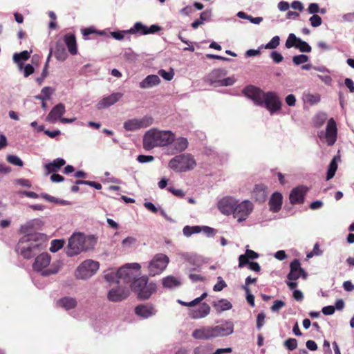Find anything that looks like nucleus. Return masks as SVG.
Returning <instances> with one entry per match:
<instances>
[{"label":"nucleus","instance_id":"1","mask_svg":"<svg viewBox=\"0 0 354 354\" xmlns=\"http://www.w3.org/2000/svg\"><path fill=\"white\" fill-rule=\"evenodd\" d=\"M97 237L93 234L86 235L82 232H74L68 239L65 248L67 257H72L94 248Z\"/></svg>","mask_w":354,"mask_h":354},{"label":"nucleus","instance_id":"2","mask_svg":"<svg viewBox=\"0 0 354 354\" xmlns=\"http://www.w3.org/2000/svg\"><path fill=\"white\" fill-rule=\"evenodd\" d=\"M172 131L152 129L147 131L143 137V147L149 151L158 147L169 146L172 141Z\"/></svg>","mask_w":354,"mask_h":354},{"label":"nucleus","instance_id":"3","mask_svg":"<svg viewBox=\"0 0 354 354\" xmlns=\"http://www.w3.org/2000/svg\"><path fill=\"white\" fill-rule=\"evenodd\" d=\"M196 167L194 156L190 153H183L173 157L168 162V167L176 173H185Z\"/></svg>","mask_w":354,"mask_h":354},{"label":"nucleus","instance_id":"4","mask_svg":"<svg viewBox=\"0 0 354 354\" xmlns=\"http://www.w3.org/2000/svg\"><path fill=\"white\" fill-rule=\"evenodd\" d=\"M50 261V255L47 252H43L35 258L32 268L35 271L41 272V275L44 277L55 274L59 272L60 266L59 264L53 263L48 268Z\"/></svg>","mask_w":354,"mask_h":354},{"label":"nucleus","instance_id":"5","mask_svg":"<svg viewBox=\"0 0 354 354\" xmlns=\"http://www.w3.org/2000/svg\"><path fill=\"white\" fill-rule=\"evenodd\" d=\"M133 290L141 299H148L157 290V285L154 282L148 283V277L142 276L133 280L131 284Z\"/></svg>","mask_w":354,"mask_h":354},{"label":"nucleus","instance_id":"6","mask_svg":"<svg viewBox=\"0 0 354 354\" xmlns=\"http://www.w3.org/2000/svg\"><path fill=\"white\" fill-rule=\"evenodd\" d=\"M169 262V259L166 254H156L147 264L149 274L153 277L161 274L166 269Z\"/></svg>","mask_w":354,"mask_h":354},{"label":"nucleus","instance_id":"7","mask_svg":"<svg viewBox=\"0 0 354 354\" xmlns=\"http://www.w3.org/2000/svg\"><path fill=\"white\" fill-rule=\"evenodd\" d=\"M100 264L97 261L87 259L83 261L75 270V277L79 279H87L98 270Z\"/></svg>","mask_w":354,"mask_h":354},{"label":"nucleus","instance_id":"8","mask_svg":"<svg viewBox=\"0 0 354 354\" xmlns=\"http://www.w3.org/2000/svg\"><path fill=\"white\" fill-rule=\"evenodd\" d=\"M254 205L248 200L239 202L237 200L236 205L233 213L234 218H236L239 223L245 221L252 212Z\"/></svg>","mask_w":354,"mask_h":354},{"label":"nucleus","instance_id":"9","mask_svg":"<svg viewBox=\"0 0 354 354\" xmlns=\"http://www.w3.org/2000/svg\"><path fill=\"white\" fill-rule=\"evenodd\" d=\"M262 102L263 106L270 112V115L274 114L281 109L282 102L275 92H266Z\"/></svg>","mask_w":354,"mask_h":354},{"label":"nucleus","instance_id":"10","mask_svg":"<svg viewBox=\"0 0 354 354\" xmlns=\"http://www.w3.org/2000/svg\"><path fill=\"white\" fill-rule=\"evenodd\" d=\"M141 266L138 263H127L118 270V277L124 283H129L136 275Z\"/></svg>","mask_w":354,"mask_h":354},{"label":"nucleus","instance_id":"11","mask_svg":"<svg viewBox=\"0 0 354 354\" xmlns=\"http://www.w3.org/2000/svg\"><path fill=\"white\" fill-rule=\"evenodd\" d=\"M153 122V119L149 116L142 118H133L125 121L123 127L126 131H133L149 127Z\"/></svg>","mask_w":354,"mask_h":354},{"label":"nucleus","instance_id":"12","mask_svg":"<svg viewBox=\"0 0 354 354\" xmlns=\"http://www.w3.org/2000/svg\"><path fill=\"white\" fill-rule=\"evenodd\" d=\"M243 93L248 98L250 99L255 105L262 106L263 100L266 92L260 88L253 85L245 86L243 90Z\"/></svg>","mask_w":354,"mask_h":354},{"label":"nucleus","instance_id":"13","mask_svg":"<svg viewBox=\"0 0 354 354\" xmlns=\"http://www.w3.org/2000/svg\"><path fill=\"white\" fill-rule=\"evenodd\" d=\"M237 199L232 196H224L217 201V208L225 216L233 214Z\"/></svg>","mask_w":354,"mask_h":354},{"label":"nucleus","instance_id":"14","mask_svg":"<svg viewBox=\"0 0 354 354\" xmlns=\"http://www.w3.org/2000/svg\"><path fill=\"white\" fill-rule=\"evenodd\" d=\"M324 136L326 138V142L328 146H333L336 140L337 137V124L333 118H330L327 122L326 132L324 133L321 131L319 133V137L320 138Z\"/></svg>","mask_w":354,"mask_h":354},{"label":"nucleus","instance_id":"15","mask_svg":"<svg viewBox=\"0 0 354 354\" xmlns=\"http://www.w3.org/2000/svg\"><path fill=\"white\" fill-rule=\"evenodd\" d=\"M34 236L26 239L24 236V259H30L41 250V244L36 241H31Z\"/></svg>","mask_w":354,"mask_h":354},{"label":"nucleus","instance_id":"16","mask_svg":"<svg viewBox=\"0 0 354 354\" xmlns=\"http://www.w3.org/2000/svg\"><path fill=\"white\" fill-rule=\"evenodd\" d=\"M161 30V27L157 24L151 25L148 27L140 21L136 22L134 25L129 29L131 34H139L141 35H147L149 34H154Z\"/></svg>","mask_w":354,"mask_h":354},{"label":"nucleus","instance_id":"17","mask_svg":"<svg viewBox=\"0 0 354 354\" xmlns=\"http://www.w3.org/2000/svg\"><path fill=\"white\" fill-rule=\"evenodd\" d=\"M172 137V141L169 145L171 150V154L183 153V152L185 151L189 146L188 140L184 137L176 138L173 132Z\"/></svg>","mask_w":354,"mask_h":354},{"label":"nucleus","instance_id":"18","mask_svg":"<svg viewBox=\"0 0 354 354\" xmlns=\"http://www.w3.org/2000/svg\"><path fill=\"white\" fill-rule=\"evenodd\" d=\"M129 294V290L127 287L119 286L109 291L107 298L110 301L118 302L126 299Z\"/></svg>","mask_w":354,"mask_h":354},{"label":"nucleus","instance_id":"19","mask_svg":"<svg viewBox=\"0 0 354 354\" xmlns=\"http://www.w3.org/2000/svg\"><path fill=\"white\" fill-rule=\"evenodd\" d=\"M290 272L287 275V278L290 281H295L298 279L301 276L303 277L304 279H306L307 277V273L306 271L301 267L300 261L295 259H294L290 265Z\"/></svg>","mask_w":354,"mask_h":354},{"label":"nucleus","instance_id":"20","mask_svg":"<svg viewBox=\"0 0 354 354\" xmlns=\"http://www.w3.org/2000/svg\"><path fill=\"white\" fill-rule=\"evenodd\" d=\"M308 190V187L304 185H299L293 188L289 196L290 203L292 205L302 204Z\"/></svg>","mask_w":354,"mask_h":354},{"label":"nucleus","instance_id":"21","mask_svg":"<svg viewBox=\"0 0 354 354\" xmlns=\"http://www.w3.org/2000/svg\"><path fill=\"white\" fill-rule=\"evenodd\" d=\"M227 75V70L225 68H216L212 71L205 77V82L214 86H218L222 79Z\"/></svg>","mask_w":354,"mask_h":354},{"label":"nucleus","instance_id":"22","mask_svg":"<svg viewBox=\"0 0 354 354\" xmlns=\"http://www.w3.org/2000/svg\"><path fill=\"white\" fill-rule=\"evenodd\" d=\"M213 338L224 337L231 335L234 332V325L230 322H225L224 324L212 326Z\"/></svg>","mask_w":354,"mask_h":354},{"label":"nucleus","instance_id":"23","mask_svg":"<svg viewBox=\"0 0 354 354\" xmlns=\"http://www.w3.org/2000/svg\"><path fill=\"white\" fill-rule=\"evenodd\" d=\"M135 313L142 319H148L154 316L157 310L150 304H140L135 308Z\"/></svg>","mask_w":354,"mask_h":354},{"label":"nucleus","instance_id":"24","mask_svg":"<svg viewBox=\"0 0 354 354\" xmlns=\"http://www.w3.org/2000/svg\"><path fill=\"white\" fill-rule=\"evenodd\" d=\"M123 96V94L120 92L113 93L109 96L103 97L98 102L96 106L99 110L107 108L118 102Z\"/></svg>","mask_w":354,"mask_h":354},{"label":"nucleus","instance_id":"25","mask_svg":"<svg viewBox=\"0 0 354 354\" xmlns=\"http://www.w3.org/2000/svg\"><path fill=\"white\" fill-rule=\"evenodd\" d=\"M210 313V306L207 303H202L199 307L189 309L188 315L194 319H202Z\"/></svg>","mask_w":354,"mask_h":354},{"label":"nucleus","instance_id":"26","mask_svg":"<svg viewBox=\"0 0 354 354\" xmlns=\"http://www.w3.org/2000/svg\"><path fill=\"white\" fill-rule=\"evenodd\" d=\"M65 106L62 103H59L55 105L47 115L46 120L50 123H55L65 113Z\"/></svg>","mask_w":354,"mask_h":354},{"label":"nucleus","instance_id":"27","mask_svg":"<svg viewBox=\"0 0 354 354\" xmlns=\"http://www.w3.org/2000/svg\"><path fill=\"white\" fill-rule=\"evenodd\" d=\"M192 337L194 339L203 340L213 339L212 326H203L195 329L192 333Z\"/></svg>","mask_w":354,"mask_h":354},{"label":"nucleus","instance_id":"28","mask_svg":"<svg viewBox=\"0 0 354 354\" xmlns=\"http://www.w3.org/2000/svg\"><path fill=\"white\" fill-rule=\"evenodd\" d=\"M282 200L283 196L280 192H274L269 200L270 211L274 213L278 212L281 208Z\"/></svg>","mask_w":354,"mask_h":354},{"label":"nucleus","instance_id":"29","mask_svg":"<svg viewBox=\"0 0 354 354\" xmlns=\"http://www.w3.org/2000/svg\"><path fill=\"white\" fill-rule=\"evenodd\" d=\"M160 78L158 75H149L139 83V86L143 89L151 88L158 85L160 83Z\"/></svg>","mask_w":354,"mask_h":354},{"label":"nucleus","instance_id":"30","mask_svg":"<svg viewBox=\"0 0 354 354\" xmlns=\"http://www.w3.org/2000/svg\"><path fill=\"white\" fill-rule=\"evenodd\" d=\"M65 164V160L62 158H57L52 162L45 164L44 169L46 170V174L48 175L51 173H55Z\"/></svg>","mask_w":354,"mask_h":354},{"label":"nucleus","instance_id":"31","mask_svg":"<svg viewBox=\"0 0 354 354\" xmlns=\"http://www.w3.org/2000/svg\"><path fill=\"white\" fill-rule=\"evenodd\" d=\"M162 286L167 289H175L180 286L181 280L180 277L172 275L162 279Z\"/></svg>","mask_w":354,"mask_h":354},{"label":"nucleus","instance_id":"32","mask_svg":"<svg viewBox=\"0 0 354 354\" xmlns=\"http://www.w3.org/2000/svg\"><path fill=\"white\" fill-rule=\"evenodd\" d=\"M253 198L259 203H263L267 198L266 187L263 185H257L252 192Z\"/></svg>","mask_w":354,"mask_h":354},{"label":"nucleus","instance_id":"33","mask_svg":"<svg viewBox=\"0 0 354 354\" xmlns=\"http://www.w3.org/2000/svg\"><path fill=\"white\" fill-rule=\"evenodd\" d=\"M77 304L76 299L71 297H64L57 301V304L66 310L75 308Z\"/></svg>","mask_w":354,"mask_h":354},{"label":"nucleus","instance_id":"34","mask_svg":"<svg viewBox=\"0 0 354 354\" xmlns=\"http://www.w3.org/2000/svg\"><path fill=\"white\" fill-rule=\"evenodd\" d=\"M64 42L71 55H76L77 52L75 37L73 34H67L64 36Z\"/></svg>","mask_w":354,"mask_h":354},{"label":"nucleus","instance_id":"35","mask_svg":"<svg viewBox=\"0 0 354 354\" xmlns=\"http://www.w3.org/2000/svg\"><path fill=\"white\" fill-rule=\"evenodd\" d=\"M212 306L218 313L230 310L232 308V304L225 299H221L217 301H214Z\"/></svg>","mask_w":354,"mask_h":354},{"label":"nucleus","instance_id":"36","mask_svg":"<svg viewBox=\"0 0 354 354\" xmlns=\"http://www.w3.org/2000/svg\"><path fill=\"white\" fill-rule=\"evenodd\" d=\"M302 100L305 104L313 106L320 102L321 97L318 93L312 94L308 92H304L302 95Z\"/></svg>","mask_w":354,"mask_h":354},{"label":"nucleus","instance_id":"37","mask_svg":"<svg viewBox=\"0 0 354 354\" xmlns=\"http://www.w3.org/2000/svg\"><path fill=\"white\" fill-rule=\"evenodd\" d=\"M212 17V10H205L200 14V18L194 21L191 26L194 29H196L198 28L200 25L203 24L205 21H207L210 19Z\"/></svg>","mask_w":354,"mask_h":354},{"label":"nucleus","instance_id":"38","mask_svg":"<svg viewBox=\"0 0 354 354\" xmlns=\"http://www.w3.org/2000/svg\"><path fill=\"white\" fill-rule=\"evenodd\" d=\"M337 169V157L335 156L328 165L327 174H326V180H329L333 178L335 174V172Z\"/></svg>","mask_w":354,"mask_h":354},{"label":"nucleus","instance_id":"39","mask_svg":"<svg viewBox=\"0 0 354 354\" xmlns=\"http://www.w3.org/2000/svg\"><path fill=\"white\" fill-rule=\"evenodd\" d=\"M201 232V227L198 226V225H196V226L186 225L183 229V234L187 237H189L192 234L199 233Z\"/></svg>","mask_w":354,"mask_h":354},{"label":"nucleus","instance_id":"40","mask_svg":"<svg viewBox=\"0 0 354 354\" xmlns=\"http://www.w3.org/2000/svg\"><path fill=\"white\" fill-rule=\"evenodd\" d=\"M104 279L106 281L109 283H112L115 281L117 283H120V279L118 277V270L115 271L114 270H109L104 274Z\"/></svg>","mask_w":354,"mask_h":354},{"label":"nucleus","instance_id":"41","mask_svg":"<svg viewBox=\"0 0 354 354\" xmlns=\"http://www.w3.org/2000/svg\"><path fill=\"white\" fill-rule=\"evenodd\" d=\"M64 245V241L62 239H54L50 243V247L49 248V250L51 252H56L59 250L63 248Z\"/></svg>","mask_w":354,"mask_h":354},{"label":"nucleus","instance_id":"42","mask_svg":"<svg viewBox=\"0 0 354 354\" xmlns=\"http://www.w3.org/2000/svg\"><path fill=\"white\" fill-rule=\"evenodd\" d=\"M295 48L299 49L301 53H310L312 50L311 46L306 41L301 40L300 38H299Z\"/></svg>","mask_w":354,"mask_h":354},{"label":"nucleus","instance_id":"43","mask_svg":"<svg viewBox=\"0 0 354 354\" xmlns=\"http://www.w3.org/2000/svg\"><path fill=\"white\" fill-rule=\"evenodd\" d=\"M299 37H296V35L294 33L289 34L286 44L285 46L287 48H291L292 47L296 48L297 43L298 42Z\"/></svg>","mask_w":354,"mask_h":354},{"label":"nucleus","instance_id":"44","mask_svg":"<svg viewBox=\"0 0 354 354\" xmlns=\"http://www.w3.org/2000/svg\"><path fill=\"white\" fill-rule=\"evenodd\" d=\"M280 42V38L279 36H274L272 38V39L266 45H261L260 48H264L266 49H274L279 45Z\"/></svg>","mask_w":354,"mask_h":354},{"label":"nucleus","instance_id":"45","mask_svg":"<svg viewBox=\"0 0 354 354\" xmlns=\"http://www.w3.org/2000/svg\"><path fill=\"white\" fill-rule=\"evenodd\" d=\"M327 120V114L324 112L317 113L314 119L315 125L317 127H320Z\"/></svg>","mask_w":354,"mask_h":354},{"label":"nucleus","instance_id":"46","mask_svg":"<svg viewBox=\"0 0 354 354\" xmlns=\"http://www.w3.org/2000/svg\"><path fill=\"white\" fill-rule=\"evenodd\" d=\"M131 34L129 30H118L110 32L111 36L115 40L121 41L124 39L126 35Z\"/></svg>","mask_w":354,"mask_h":354},{"label":"nucleus","instance_id":"47","mask_svg":"<svg viewBox=\"0 0 354 354\" xmlns=\"http://www.w3.org/2000/svg\"><path fill=\"white\" fill-rule=\"evenodd\" d=\"M308 59V56L304 54L295 55L292 57V62L297 66L306 63Z\"/></svg>","mask_w":354,"mask_h":354},{"label":"nucleus","instance_id":"48","mask_svg":"<svg viewBox=\"0 0 354 354\" xmlns=\"http://www.w3.org/2000/svg\"><path fill=\"white\" fill-rule=\"evenodd\" d=\"M158 75L167 81H170L174 76V72L172 68H170L169 71H166L164 69L158 71Z\"/></svg>","mask_w":354,"mask_h":354},{"label":"nucleus","instance_id":"49","mask_svg":"<svg viewBox=\"0 0 354 354\" xmlns=\"http://www.w3.org/2000/svg\"><path fill=\"white\" fill-rule=\"evenodd\" d=\"M283 344L288 350L293 351L297 347V340L295 338H288Z\"/></svg>","mask_w":354,"mask_h":354},{"label":"nucleus","instance_id":"50","mask_svg":"<svg viewBox=\"0 0 354 354\" xmlns=\"http://www.w3.org/2000/svg\"><path fill=\"white\" fill-rule=\"evenodd\" d=\"M7 161L12 164L14 165L17 166H22V160L17 156L15 155H8L6 157Z\"/></svg>","mask_w":354,"mask_h":354},{"label":"nucleus","instance_id":"51","mask_svg":"<svg viewBox=\"0 0 354 354\" xmlns=\"http://www.w3.org/2000/svg\"><path fill=\"white\" fill-rule=\"evenodd\" d=\"M137 242V239L133 236H128L122 240V245L123 248H130Z\"/></svg>","mask_w":354,"mask_h":354},{"label":"nucleus","instance_id":"52","mask_svg":"<svg viewBox=\"0 0 354 354\" xmlns=\"http://www.w3.org/2000/svg\"><path fill=\"white\" fill-rule=\"evenodd\" d=\"M217 279L218 282L214 286L213 290L214 291L219 292L221 291L224 288H225L227 286V284L221 277H218Z\"/></svg>","mask_w":354,"mask_h":354},{"label":"nucleus","instance_id":"53","mask_svg":"<svg viewBox=\"0 0 354 354\" xmlns=\"http://www.w3.org/2000/svg\"><path fill=\"white\" fill-rule=\"evenodd\" d=\"M236 82V79L232 77H223L218 86H228L233 85Z\"/></svg>","mask_w":354,"mask_h":354},{"label":"nucleus","instance_id":"54","mask_svg":"<svg viewBox=\"0 0 354 354\" xmlns=\"http://www.w3.org/2000/svg\"><path fill=\"white\" fill-rule=\"evenodd\" d=\"M309 21L313 27L317 28L322 23L321 17L317 15H314L310 17Z\"/></svg>","mask_w":354,"mask_h":354},{"label":"nucleus","instance_id":"55","mask_svg":"<svg viewBox=\"0 0 354 354\" xmlns=\"http://www.w3.org/2000/svg\"><path fill=\"white\" fill-rule=\"evenodd\" d=\"M246 292V300L251 306H254V296L250 292L248 287L243 286Z\"/></svg>","mask_w":354,"mask_h":354},{"label":"nucleus","instance_id":"56","mask_svg":"<svg viewBox=\"0 0 354 354\" xmlns=\"http://www.w3.org/2000/svg\"><path fill=\"white\" fill-rule=\"evenodd\" d=\"M266 315L263 312L258 314L257 317V328L260 330L265 324Z\"/></svg>","mask_w":354,"mask_h":354},{"label":"nucleus","instance_id":"57","mask_svg":"<svg viewBox=\"0 0 354 354\" xmlns=\"http://www.w3.org/2000/svg\"><path fill=\"white\" fill-rule=\"evenodd\" d=\"M286 305L285 302L282 300H275L273 305L271 306V311L273 313L277 312L281 308L284 307Z\"/></svg>","mask_w":354,"mask_h":354},{"label":"nucleus","instance_id":"58","mask_svg":"<svg viewBox=\"0 0 354 354\" xmlns=\"http://www.w3.org/2000/svg\"><path fill=\"white\" fill-rule=\"evenodd\" d=\"M137 160L140 163H147L154 160V157L151 155H139Z\"/></svg>","mask_w":354,"mask_h":354},{"label":"nucleus","instance_id":"59","mask_svg":"<svg viewBox=\"0 0 354 354\" xmlns=\"http://www.w3.org/2000/svg\"><path fill=\"white\" fill-rule=\"evenodd\" d=\"M13 60L17 64L19 70L22 71V52L15 53Z\"/></svg>","mask_w":354,"mask_h":354},{"label":"nucleus","instance_id":"60","mask_svg":"<svg viewBox=\"0 0 354 354\" xmlns=\"http://www.w3.org/2000/svg\"><path fill=\"white\" fill-rule=\"evenodd\" d=\"M307 11L309 14L313 15H317L319 11V5L317 3H311L309 4Z\"/></svg>","mask_w":354,"mask_h":354},{"label":"nucleus","instance_id":"61","mask_svg":"<svg viewBox=\"0 0 354 354\" xmlns=\"http://www.w3.org/2000/svg\"><path fill=\"white\" fill-rule=\"evenodd\" d=\"M270 57L272 58V59L273 60V62L274 63H277V64L282 62V60L283 59L282 55L280 53H279L278 51H275V50L271 52Z\"/></svg>","mask_w":354,"mask_h":354},{"label":"nucleus","instance_id":"62","mask_svg":"<svg viewBox=\"0 0 354 354\" xmlns=\"http://www.w3.org/2000/svg\"><path fill=\"white\" fill-rule=\"evenodd\" d=\"M201 232H203L208 237L213 236L216 233V230L209 226H202Z\"/></svg>","mask_w":354,"mask_h":354},{"label":"nucleus","instance_id":"63","mask_svg":"<svg viewBox=\"0 0 354 354\" xmlns=\"http://www.w3.org/2000/svg\"><path fill=\"white\" fill-rule=\"evenodd\" d=\"M35 71V66L32 64H26L24 66V76L28 77V75L33 73Z\"/></svg>","mask_w":354,"mask_h":354},{"label":"nucleus","instance_id":"64","mask_svg":"<svg viewBox=\"0 0 354 354\" xmlns=\"http://www.w3.org/2000/svg\"><path fill=\"white\" fill-rule=\"evenodd\" d=\"M194 354H209V349L207 346H200L194 351Z\"/></svg>","mask_w":354,"mask_h":354}]
</instances>
